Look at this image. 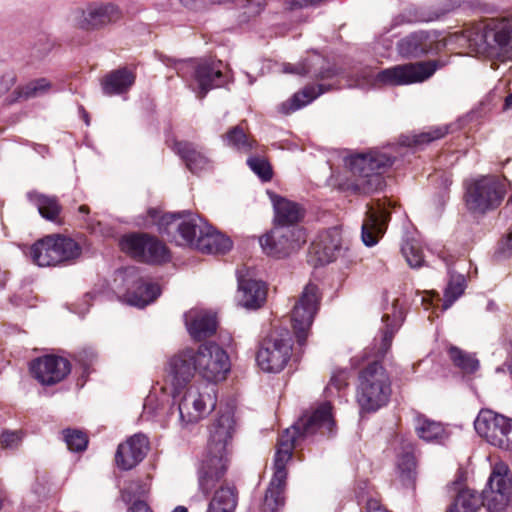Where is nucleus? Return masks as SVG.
Masks as SVG:
<instances>
[{"label":"nucleus","instance_id":"f257e3e1","mask_svg":"<svg viewBox=\"0 0 512 512\" xmlns=\"http://www.w3.org/2000/svg\"><path fill=\"white\" fill-rule=\"evenodd\" d=\"M335 428L332 405L325 402L315 409L305 411L291 427L279 435L274 456V473L263 502L264 512H279L285 505L287 464L292 459L294 450L317 435L331 437Z\"/></svg>","mask_w":512,"mask_h":512},{"label":"nucleus","instance_id":"f03ea898","mask_svg":"<svg viewBox=\"0 0 512 512\" xmlns=\"http://www.w3.org/2000/svg\"><path fill=\"white\" fill-rule=\"evenodd\" d=\"M207 454L198 473L199 489L208 496L224 477L229 463V449L237 431L234 411L230 407L219 410L209 427Z\"/></svg>","mask_w":512,"mask_h":512},{"label":"nucleus","instance_id":"7ed1b4c3","mask_svg":"<svg viewBox=\"0 0 512 512\" xmlns=\"http://www.w3.org/2000/svg\"><path fill=\"white\" fill-rule=\"evenodd\" d=\"M161 234L177 245L194 246L207 254H226L232 248L229 237L216 231L212 226L198 224L193 218L185 219L181 214H167L159 221Z\"/></svg>","mask_w":512,"mask_h":512},{"label":"nucleus","instance_id":"20e7f679","mask_svg":"<svg viewBox=\"0 0 512 512\" xmlns=\"http://www.w3.org/2000/svg\"><path fill=\"white\" fill-rule=\"evenodd\" d=\"M468 48L504 60L512 59V18L488 19L463 31Z\"/></svg>","mask_w":512,"mask_h":512},{"label":"nucleus","instance_id":"39448f33","mask_svg":"<svg viewBox=\"0 0 512 512\" xmlns=\"http://www.w3.org/2000/svg\"><path fill=\"white\" fill-rule=\"evenodd\" d=\"M392 394L391 377L380 360L359 370L356 400L361 413H374L385 407Z\"/></svg>","mask_w":512,"mask_h":512},{"label":"nucleus","instance_id":"423d86ee","mask_svg":"<svg viewBox=\"0 0 512 512\" xmlns=\"http://www.w3.org/2000/svg\"><path fill=\"white\" fill-rule=\"evenodd\" d=\"M394 159L379 151L357 154L349 159L354 179L347 183V190L355 195H369L385 187L383 173L391 167Z\"/></svg>","mask_w":512,"mask_h":512},{"label":"nucleus","instance_id":"0eeeda50","mask_svg":"<svg viewBox=\"0 0 512 512\" xmlns=\"http://www.w3.org/2000/svg\"><path fill=\"white\" fill-rule=\"evenodd\" d=\"M507 189L508 182L504 177L480 176L465 182L464 200L469 211L485 214L501 205Z\"/></svg>","mask_w":512,"mask_h":512},{"label":"nucleus","instance_id":"6e6552de","mask_svg":"<svg viewBox=\"0 0 512 512\" xmlns=\"http://www.w3.org/2000/svg\"><path fill=\"white\" fill-rule=\"evenodd\" d=\"M293 350V337L285 327L273 326L259 342L256 362L265 372L279 373L288 364Z\"/></svg>","mask_w":512,"mask_h":512},{"label":"nucleus","instance_id":"1a4fd4ad","mask_svg":"<svg viewBox=\"0 0 512 512\" xmlns=\"http://www.w3.org/2000/svg\"><path fill=\"white\" fill-rule=\"evenodd\" d=\"M119 247L127 256L139 263L159 266L171 260V252L167 245L156 235L147 232L123 235Z\"/></svg>","mask_w":512,"mask_h":512},{"label":"nucleus","instance_id":"9d476101","mask_svg":"<svg viewBox=\"0 0 512 512\" xmlns=\"http://www.w3.org/2000/svg\"><path fill=\"white\" fill-rule=\"evenodd\" d=\"M81 247L73 239L53 234L37 240L29 250L32 262L40 267L57 266L78 258Z\"/></svg>","mask_w":512,"mask_h":512},{"label":"nucleus","instance_id":"9b49d317","mask_svg":"<svg viewBox=\"0 0 512 512\" xmlns=\"http://www.w3.org/2000/svg\"><path fill=\"white\" fill-rule=\"evenodd\" d=\"M122 18V11L116 4L89 3L85 7H76L69 14L71 24L85 32H95L118 22Z\"/></svg>","mask_w":512,"mask_h":512},{"label":"nucleus","instance_id":"f8f14e48","mask_svg":"<svg viewBox=\"0 0 512 512\" xmlns=\"http://www.w3.org/2000/svg\"><path fill=\"white\" fill-rule=\"evenodd\" d=\"M321 296L317 285L309 283L291 312V324L299 346L306 344L310 328L320 306Z\"/></svg>","mask_w":512,"mask_h":512},{"label":"nucleus","instance_id":"ddd939ff","mask_svg":"<svg viewBox=\"0 0 512 512\" xmlns=\"http://www.w3.org/2000/svg\"><path fill=\"white\" fill-rule=\"evenodd\" d=\"M445 65L440 59L397 65L378 72L376 81L393 86L423 82Z\"/></svg>","mask_w":512,"mask_h":512},{"label":"nucleus","instance_id":"4468645a","mask_svg":"<svg viewBox=\"0 0 512 512\" xmlns=\"http://www.w3.org/2000/svg\"><path fill=\"white\" fill-rule=\"evenodd\" d=\"M306 240L305 229L290 231L273 225L269 231L259 237V244L266 256L284 259L299 250Z\"/></svg>","mask_w":512,"mask_h":512},{"label":"nucleus","instance_id":"2eb2a0df","mask_svg":"<svg viewBox=\"0 0 512 512\" xmlns=\"http://www.w3.org/2000/svg\"><path fill=\"white\" fill-rule=\"evenodd\" d=\"M477 434L493 446L512 451V419L482 409L474 421Z\"/></svg>","mask_w":512,"mask_h":512},{"label":"nucleus","instance_id":"dca6fc26","mask_svg":"<svg viewBox=\"0 0 512 512\" xmlns=\"http://www.w3.org/2000/svg\"><path fill=\"white\" fill-rule=\"evenodd\" d=\"M207 391L201 392L196 385L184 388V394L178 403L180 419L186 424H194L203 419L210 411L215 409L216 396L214 387H205Z\"/></svg>","mask_w":512,"mask_h":512},{"label":"nucleus","instance_id":"f3484780","mask_svg":"<svg viewBox=\"0 0 512 512\" xmlns=\"http://www.w3.org/2000/svg\"><path fill=\"white\" fill-rule=\"evenodd\" d=\"M166 372V381L171 385L169 393L176 399L197 372L196 349L188 347L175 353L167 362Z\"/></svg>","mask_w":512,"mask_h":512},{"label":"nucleus","instance_id":"a211bd4d","mask_svg":"<svg viewBox=\"0 0 512 512\" xmlns=\"http://www.w3.org/2000/svg\"><path fill=\"white\" fill-rule=\"evenodd\" d=\"M197 372L208 382L226 379L230 371L227 352L214 342L201 344L197 349Z\"/></svg>","mask_w":512,"mask_h":512},{"label":"nucleus","instance_id":"6ab92c4d","mask_svg":"<svg viewBox=\"0 0 512 512\" xmlns=\"http://www.w3.org/2000/svg\"><path fill=\"white\" fill-rule=\"evenodd\" d=\"M30 373L43 386L62 382L71 372L70 361L62 356L46 354L33 359L29 364Z\"/></svg>","mask_w":512,"mask_h":512},{"label":"nucleus","instance_id":"aec40b11","mask_svg":"<svg viewBox=\"0 0 512 512\" xmlns=\"http://www.w3.org/2000/svg\"><path fill=\"white\" fill-rule=\"evenodd\" d=\"M512 494V481L508 477L506 467L495 468L489 479L486 488L481 493L484 506L490 512L503 511L510 501Z\"/></svg>","mask_w":512,"mask_h":512},{"label":"nucleus","instance_id":"412c9836","mask_svg":"<svg viewBox=\"0 0 512 512\" xmlns=\"http://www.w3.org/2000/svg\"><path fill=\"white\" fill-rule=\"evenodd\" d=\"M124 274L127 286L124 297L130 305L143 308L159 296V286L148 278L140 276L137 267L126 268Z\"/></svg>","mask_w":512,"mask_h":512},{"label":"nucleus","instance_id":"4be33fe9","mask_svg":"<svg viewBox=\"0 0 512 512\" xmlns=\"http://www.w3.org/2000/svg\"><path fill=\"white\" fill-rule=\"evenodd\" d=\"M342 251L340 229L332 227L321 231L309 247L308 262L314 267L329 264L337 259Z\"/></svg>","mask_w":512,"mask_h":512},{"label":"nucleus","instance_id":"5701e85b","mask_svg":"<svg viewBox=\"0 0 512 512\" xmlns=\"http://www.w3.org/2000/svg\"><path fill=\"white\" fill-rule=\"evenodd\" d=\"M390 217L386 203L380 199L367 204V211L361 228V238L366 246L372 247L379 242L386 232Z\"/></svg>","mask_w":512,"mask_h":512},{"label":"nucleus","instance_id":"b1692460","mask_svg":"<svg viewBox=\"0 0 512 512\" xmlns=\"http://www.w3.org/2000/svg\"><path fill=\"white\" fill-rule=\"evenodd\" d=\"M446 43L435 32L419 31L401 39L397 48L403 57H421L429 53H438Z\"/></svg>","mask_w":512,"mask_h":512},{"label":"nucleus","instance_id":"393cba45","mask_svg":"<svg viewBox=\"0 0 512 512\" xmlns=\"http://www.w3.org/2000/svg\"><path fill=\"white\" fill-rule=\"evenodd\" d=\"M269 195L274 210V226L287 228L290 231L304 229L300 226V222L304 219L306 210L301 204L275 193Z\"/></svg>","mask_w":512,"mask_h":512},{"label":"nucleus","instance_id":"a878e982","mask_svg":"<svg viewBox=\"0 0 512 512\" xmlns=\"http://www.w3.org/2000/svg\"><path fill=\"white\" fill-rule=\"evenodd\" d=\"M150 448L149 439L138 433L120 443L115 453V463L121 470H131L146 457Z\"/></svg>","mask_w":512,"mask_h":512},{"label":"nucleus","instance_id":"bb28decb","mask_svg":"<svg viewBox=\"0 0 512 512\" xmlns=\"http://www.w3.org/2000/svg\"><path fill=\"white\" fill-rule=\"evenodd\" d=\"M221 66V61L207 60L201 61L195 66L194 77L199 87L197 92L199 99H203L210 90L221 87L226 83L227 77L222 72Z\"/></svg>","mask_w":512,"mask_h":512},{"label":"nucleus","instance_id":"cd10ccee","mask_svg":"<svg viewBox=\"0 0 512 512\" xmlns=\"http://www.w3.org/2000/svg\"><path fill=\"white\" fill-rule=\"evenodd\" d=\"M267 287L264 282L238 274V303L247 309H258L266 301Z\"/></svg>","mask_w":512,"mask_h":512},{"label":"nucleus","instance_id":"c85d7f7f","mask_svg":"<svg viewBox=\"0 0 512 512\" xmlns=\"http://www.w3.org/2000/svg\"><path fill=\"white\" fill-rule=\"evenodd\" d=\"M172 150L184 161L192 173H199L210 166V160L193 142L174 140Z\"/></svg>","mask_w":512,"mask_h":512},{"label":"nucleus","instance_id":"c756f323","mask_svg":"<svg viewBox=\"0 0 512 512\" xmlns=\"http://www.w3.org/2000/svg\"><path fill=\"white\" fill-rule=\"evenodd\" d=\"M136 72L128 67H120L107 73L101 80L105 95L113 96L127 93L135 84Z\"/></svg>","mask_w":512,"mask_h":512},{"label":"nucleus","instance_id":"7c9ffc66","mask_svg":"<svg viewBox=\"0 0 512 512\" xmlns=\"http://www.w3.org/2000/svg\"><path fill=\"white\" fill-rule=\"evenodd\" d=\"M187 330L195 341H202L213 336L217 331V318L215 315L190 311L185 314Z\"/></svg>","mask_w":512,"mask_h":512},{"label":"nucleus","instance_id":"2f4dec72","mask_svg":"<svg viewBox=\"0 0 512 512\" xmlns=\"http://www.w3.org/2000/svg\"><path fill=\"white\" fill-rule=\"evenodd\" d=\"M331 85L308 84L300 91L294 93L288 100L278 106V112L283 115H289L315 100L317 97L331 90Z\"/></svg>","mask_w":512,"mask_h":512},{"label":"nucleus","instance_id":"473e14b6","mask_svg":"<svg viewBox=\"0 0 512 512\" xmlns=\"http://www.w3.org/2000/svg\"><path fill=\"white\" fill-rule=\"evenodd\" d=\"M415 431L417 436L423 441L438 445H444L450 436L449 431L442 423L424 416L417 418Z\"/></svg>","mask_w":512,"mask_h":512},{"label":"nucleus","instance_id":"72a5a7b5","mask_svg":"<svg viewBox=\"0 0 512 512\" xmlns=\"http://www.w3.org/2000/svg\"><path fill=\"white\" fill-rule=\"evenodd\" d=\"M237 504V488L234 485H221L209 501L206 512H234Z\"/></svg>","mask_w":512,"mask_h":512},{"label":"nucleus","instance_id":"f704fd0d","mask_svg":"<svg viewBox=\"0 0 512 512\" xmlns=\"http://www.w3.org/2000/svg\"><path fill=\"white\" fill-rule=\"evenodd\" d=\"M396 302L397 301H394L393 303V317L387 313L382 317V321L385 324V327L382 331L381 343L376 353L378 358H384L390 350L394 336L400 327L401 321L403 320L402 312L396 311Z\"/></svg>","mask_w":512,"mask_h":512},{"label":"nucleus","instance_id":"c9c22d12","mask_svg":"<svg viewBox=\"0 0 512 512\" xmlns=\"http://www.w3.org/2000/svg\"><path fill=\"white\" fill-rule=\"evenodd\" d=\"M416 458L411 446L403 451L397 460V473L399 480L405 488H415L416 484Z\"/></svg>","mask_w":512,"mask_h":512},{"label":"nucleus","instance_id":"e433bc0d","mask_svg":"<svg viewBox=\"0 0 512 512\" xmlns=\"http://www.w3.org/2000/svg\"><path fill=\"white\" fill-rule=\"evenodd\" d=\"M482 506H484L482 495L466 488L459 491L446 512H477Z\"/></svg>","mask_w":512,"mask_h":512},{"label":"nucleus","instance_id":"4c0bfd02","mask_svg":"<svg viewBox=\"0 0 512 512\" xmlns=\"http://www.w3.org/2000/svg\"><path fill=\"white\" fill-rule=\"evenodd\" d=\"M245 121L230 128L223 136V141L237 151L248 153L256 147V140L248 136L244 128Z\"/></svg>","mask_w":512,"mask_h":512},{"label":"nucleus","instance_id":"58836bf2","mask_svg":"<svg viewBox=\"0 0 512 512\" xmlns=\"http://www.w3.org/2000/svg\"><path fill=\"white\" fill-rule=\"evenodd\" d=\"M31 202H33L40 215L49 221H56L62 211L58 199L55 196H47L37 192H31L28 194Z\"/></svg>","mask_w":512,"mask_h":512},{"label":"nucleus","instance_id":"ea45409f","mask_svg":"<svg viewBox=\"0 0 512 512\" xmlns=\"http://www.w3.org/2000/svg\"><path fill=\"white\" fill-rule=\"evenodd\" d=\"M452 364L464 374H473L479 369V360L474 354L450 345L447 350Z\"/></svg>","mask_w":512,"mask_h":512},{"label":"nucleus","instance_id":"a19ab883","mask_svg":"<svg viewBox=\"0 0 512 512\" xmlns=\"http://www.w3.org/2000/svg\"><path fill=\"white\" fill-rule=\"evenodd\" d=\"M447 133L448 129L446 127H435L419 134L403 136L401 138V144L408 147H418L441 139L446 136Z\"/></svg>","mask_w":512,"mask_h":512},{"label":"nucleus","instance_id":"79ce46f5","mask_svg":"<svg viewBox=\"0 0 512 512\" xmlns=\"http://www.w3.org/2000/svg\"><path fill=\"white\" fill-rule=\"evenodd\" d=\"M466 288V278L462 274H450L447 287L444 290V299L442 307L444 310L450 308L453 303L464 293Z\"/></svg>","mask_w":512,"mask_h":512},{"label":"nucleus","instance_id":"37998d69","mask_svg":"<svg viewBox=\"0 0 512 512\" xmlns=\"http://www.w3.org/2000/svg\"><path fill=\"white\" fill-rule=\"evenodd\" d=\"M50 86V82L45 78L30 81L26 85L18 87L14 91L16 98L13 101L19 99L27 100L42 95L49 90Z\"/></svg>","mask_w":512,"mask_h":512},{"label":"nucleus","instance_id":"c03bdc74","mask_svg":"<svg viewBox=\"0 0 512 512\" xmlns=\"http://www.w3.org/2000/svg\"><path fill=\"white\" fill-rule=\"evenodd\" d=\"M142 487L143 485L140 481H134L131 482L127 488L121 490V498L123 502L130 504L127 512H154L146 501L140 499L133 500L134 489H141Z\"/></svg>","mask_w":512,"mask_h":512},{"label":"nucleus","instance_id":"a18cd8bd","mask_svg":"<svg viewBox=\"0 0 512 512\" xmlns=\"http://www.w3.org/2000/svg\"><path fill=\"white\" fill-rule=\"evenodd\" d=\"M72 358L81 367L82 375L88 376L94 371V365L98 361V354L92 347H83L77 350Z\"/></svg>","mask_w":512,"mask_h":512},{"label":"nucleus","instance_id":"49530a36","mask_svg":"<svg viewBox=\"0 0 512 512\" xmlns=\"http://www.w3.org/2000/svg\"><path fill=\"white\" fill-rule=\"evenodd\" d=\"M401 253L410 267H420L424 261L422 248L414 239H407L403 242Z\"/></svg>","mask_w":512,"mask_h":512},{"label":"nucleus","instance_id":"de8ad7c7","mask_svg":"<svg viewBox=\"0 0 512 512\" xmlns=\"http://www.w3.org/2000/svg\"><path fill=\"white\" fill-rule=\"evenodd\" d=\"M63 438L67 448L73 452H82L88 445V436L85 432L78 429H64Z\"/></svg>","mask_w":512,"mask_h":512},{"label":"nucleus","instance_id":"09e8293b","mask_svg":"<svg viewBox=\"0 0 512 512\" xmlns=\"http://www.w3.org/2000/svg\"><path fill=\"white\" fill-rule=\"evenodd\" d=\"M250 169L263 181H270L273 177V171L270 163L262 157H250L247 160Z\"/></svg>","mask_w":512,"mask_h":512},{"label":"nucleus","instance_id":"8fccbe9b","mask_svg":"<svg viewBox=\"0 0 512 512\" xmlns=\"http://www.w3.org/2000/svg\"><path fill=\"white\" fill-rule=\"evenodd\" d=\"M228 3H235L238 8L243 10V15L247 19L259 15L266 6V0H234Z\"/></svg>","mask_w":512,"mask_h":512},{"label":"nucleus","instance_id":"3c124183","mask_svg":"<svg viewBox=\"0 0 512 512\" xmlns=\"http://www.w3.org/2000/svg\"><path fill=\"white\" fill-rule=\"evenodd\" d=\"M321 62L322 65L316 67V63L310 61V64L312 66V72L309 73L308 75H310L312 78L318 81L333 79L338 75V70L335 66L325 63L324 60H322Z\"/></svg>","mask_w":512,"mask_h":512},{"label":"nucleus","instance_id":"603ef678","mask_svg":"<svg viewBox=\"0 0 512 512\" xmlns=\"http://www.w3.org/2000/svg\"><path fill=\"white\" fill-rule=\"evenodd\" d=\"M325 1L326 0H282V4L285 10L296 11L317 6Z\"/></svg>","mask_w":512,"mask_h":512},{"label":"nucleus","instance_id":"864d4df0","mask_svg":"<svg viewBox=\"0 0 512 512\" xmlns=\"http://www.w3.org/2000/svg\"><path fill=\"white\" fill-rule=\"evenodd\" d=\"M21 442V435L18 431H3L0 436V446L2 448H16Z\"/></svg>","mask_w":512,"mask_h":512},{"label":"nucleus","instance_id":"5fc2aeb1","mask_svg":"<svg viewBox=\"0 0 512 512\" xmlns=\"http://www.w3.org/2000/svg\"><path fill=\"white\" fill-rule=\"evenodd\" d=\"M330 386L335 387L338 391L348 386V373L344 370L335 372L329 382Z\"/></svg>","mask_w":512,"mask_h":512},{"label":"nucleus","instance_id":"6e6d98bb","mask_svg":"<svg viewBox=\"0 0 512 512\" xmlns=\"http://www.w3.org/2000/svg\"><path fill=\"white\" fill-rule=\"evenodd\" d=\"M285 72L295 73V74H298L301 76H306L312 72V66L310 64V61L306 60L305 62L300 63L298 65L289 64V65L285 66Z\"/></svg>","mask_w":512,"mask_h":512},{"label":"nucleus","instance_id":"4d7b16f0","mask_svg":"<svg viewBox=\"0 0 512 512\" xmlns=\"http://www.w3.org/2000/svg\"><path fill=\"white\" fill-rule=\"evenodd\" d=\"M500 251L504 255L512 253V225L506 237L501 241Z\"/></svg>","mask_w":512,"mask_h":512},{"label":"nucleus","instance_id":"13d9d810","mask_svg":"<svg viewBox=\"0 0 512 512\" xmlns=\"http://www.w3.org/2000/svg\"><path fill=\"white\" fill-rule=\"evenodd\" d=\"M147 214L148 216L152 219L153 222H155L157 224V226L159 227V221L161 220V218L163 216H165V214H163L162 216H159V211L156 209V208H150L148 209L147 211ZM168 213H166L167 215ZM158 231L160 232V229L158 228Z\"/></svg>","mask_w":512,"mask_h":512},{"label":"nucleus","instance_id":"bf43d9fd","mask_svg":"<svg viewBox=\"0 0 512 512\" xmlns=\"http://www.w3.org/2000/svg\"><path fill=\"white\" fill-rule=\"evenodd\" d=\"M512 107V92L506 96L504 100L503 110H508Z\"/></svg>","mask_w":512,"mask_h":512},{"label":"nucleus","instance_id":"052dcab7","mask_svg":"<svg viewBox=\"0 0 512 512\" xmlns=\"http://www.w3.org/2000/svg\"><path fill=\"white\" fill-rule=\"evenodd\" d=\"M81 111H82L83 119H84L85 123L87 125H89V123H90L89 114L87 113V111H85V109L83 107L81 108Z\"/></svg>","mask_w":512,"mask_h":512},{"label":"nucleus","instance_id":"680f3d73","mask_svg":"<svg viewBox=\"0 0 512 512\" xmlns=\"http://www.w3.org/2000/svg\"><path fill=\"white\" fill-rule=\"evenodd\" d=\"M14 82H15V78H14L13 76H12V77H10V78H9V80H8V84H7V85H5V86H3V87H1V90H2V91L8 90L9 85H13V84H14Z\"/></svg>","mask_w":512,"mask_h":512},{"label":"nucleus","instance_id":"e2e57ef3","mask_svg":"<svg viewBox=\"0 0 512 512\" xmlns=\"http://www.w3.org/2000/svg\"><path fill=\"white\" fill-rule=\"evenodd\" d=\"M172 512H188V508L185 506L179 505V506L175 507Z\"/></svg>","mask_w":512,"mask_h":512},{"label":"nucleus","instance_id":"0e129e2a","mask_svg":"<svg viewBox=\"0 0 512 512\" xmlns=\"http://www.w3.org/2000/svg\"><path fill=\"white\" fill-rule=\"evenodd\" d=\"M78 210L80 213H84V214H88L90 211V209L87 205H81Z\"/></svg>","mask_w":512,"mask_h":512},{"label":"nucleus","instance_id":"69168bd1","mask_svg":"<svg viewBox=\"0 0 512 512\" xmlns=\"http://www.w3.org/2000/svg\"><path fill=\"white\" fill-rule=\"evenodd\" d=\"M3 508V500L0 498V511L2 510Z\"/></svg>","mask_w":512,"mask_h":512},{"label":"nucleus","instance_id":"338daca9","mask_svg":"<svg viewBox=\"0 0 512 512\" xmlns=\"http://www.w3.org/2000/svg\"><path fill=\"white\" fill-rule=\"evenodd\" d=\"M162 390H163L164 392H167L168 388H167L166 386H164V387H162Z\"/></svg>","mask_w":512,"mask_h":512}]
</instances>
